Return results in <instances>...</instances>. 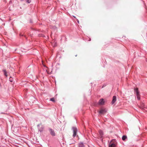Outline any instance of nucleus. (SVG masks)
<instances>
[{
	"mask_svg": "<svg viewBox=\"0 0 147 147\" xmlns=\"http://www.w3.org/2000/svg\"><path fill=\"white\" fill-rule=\"evenodd\" d=\"M78 147H85V146L83 142H80L79 144Z\"/></svg>",
	"mask_w": 147,
	"mask_h": 147,
	"instance_id": "9d476101",
	"label": "nucleus"
},
{
	"mask_svg": "<svg viewBox=\"0 0 147 147\" xmlns=\"http://www.w3.org/2000/svg\"><path fill=\"white\" fill-rule=\"evenodd\" d=\"M106 85H105V84H104L102 86V88H103L104 87H105V86H106Z\"/></svg>",
	"mask_w": 147,
	"mask_h": 147,
	"instance_id": "6ab92c4d",
	"label": "nucleus"
},
{
	"mask_svg": "<svg viewBox=\"0 0 147 147\" xmlns=\"http://www.w3.org/2000/svg\"><path fill=\"white\" fill-rule=\"evenodd\" d=\"M136 97L138 100H140V95H138L136 96Z\"/></svg>",
	"mask_w": 147,
	"mask_h": 147,
	"instance_id": "2eb2a0df",
	"label": "nucleus"
},
{
	"mask_svg": "<svg viewBox=\"0 0 147 147\" xmlns=\"http://www.w3.org/2000/svg\"><path fill=\"white\" fill-rule=\"evenodd\" d=\"M73 16L74 18H76V17H75V16Z\"/></svg>",
	"mask_w": 147,
	"mask_h": 147,
	"instance_id": "b1692460",
	"label": "nucleus"
},
{
	"mask_svg": "<svg viewBox=\"0 0 147 147\" xmlns=\"http://www.w3.org/2000/svg\"><path fill=\"white\" fill-rule=\"evenodd\" d=\"M99 134L101 138H102L103 136V133L102 131L100 130L98 131Z\"/></svg>",
	"mask_w": 147,
	"mask_h": 147,
	"instance_id": "0eeeda50",
	"label": "nucleus"
},
{
	"mask_svg": "<svg viewBox=\"0 0 147 147\" xmlns=\"http://www.w3.org/2000/svg\"><path fill=\"white\" fill-rule=\"evenodd\" d=\"M72 130L73 133V136L74 138L75 137L76 135L77 132L78 131V129L77 128L75 127H73L72 128Z\"/></svg>",
	"mask_w": 147,
	"mask_h": 147,
	"instance_id": "f257e3e1",
	"label": "nucleus"
},
{
	"mask_svg": "<svg viewBox=\"0 0 147 147\" xmlns=\"http://www.w3.org/2000/svg\"><path fill=\"white\" fill-rule=\"evenodd\" d=\"M145 107V105L143 103H142V104L141 105V106L140 107L141 109H143Z\"/></svg>",
	"mask_w": 147,
	"mask_h": 147,
	"instance_id": "f8f14e48",
	"label": "nucleus"
},
{
	"mask_svg": "<svg viewBox=\"0 0 147 147\" xmlns=\"http://www.w3.org/2000/svg\"><path fill=\"white\" fill-rule=\"evenodd\" d=\"M0 20H1V18H0Z\"/></svg>",
	"mask_w": 147,
	"mask_h": 147,
	"instance_id": "a878e982",
	"label": "nucleus"
},
{
	"mask_svg": "<svg viewBox=\"0 0 147 147\" xmlns=\"http://www.w3.org/2000/svg\"><path fill=\"white\" fill-rule=\"evenodd\" d=\"M49 130L51 134L53 136H55V133L54 130L51 128H49Z\"/></svg>",
	"mask_w": 147,
	"mask_h": 147,
	"instance_id": "f03ea898",
	"label": "nucleus"
},
{
	"mask_svg": "<svg viewBox=\"0 0 147 147\" xmlns=\"http://www.w3.org/2000/svg\"><path fill=\"white\" fill-rule=\"evenodd\" d=\"M91 40V38H89V39L88 40V41H90Z\"/></svg>",
	"mask_w": 147,
	"mask_h": 147,
	"instance_id": "4be33fe9",
	"label": "nucleus"
},
{
	"mask_svg": "<svg viewBox=\"0 0 147 147\" xmlns=\"http://www.w3.org/2000/svg\"><path fill=\"white\" fill-rule=\"evenodd\" d=\"M9 4L10 5L12 4V0H11L9 1Z\"/></svg>",
	"mask_w": 147,
	"mask_h": 147,
	"instance_id": "a211bd4d",
	"label": "nucleus"
},
{
	"mask_svg": "<svg viewBox=\"0 0 147 147\" xmlns=\"http://www.w3.org/2000/svg\"><path fill=\"white\" fill-rule=\"evenodd\" d=\"M77 22L78 23H79V21L77 19Z\"/></svg>",
	"mask_w": 147,
	"mask_h": 147,
	"instance_id": "aec40b11",
	"label": "nucleus"
},
{
	"mask_svg": "<svg viewBox=\"0 0 147 147\" xmlns=\"http://www.w3.org/2000/svg\"><path fill=\"white\" fill-rule=\"evenodd\" d=\"M135 91L136 92V96H137L138 95H140V94H139V92L138 90V89H135Z\"/></svg>",
	"mask_w": 147,
	"mask_h": 147,
	"instance_id": "9b49d317",
	"label": "nucleus"
},
{
	"mask_svg": "<svg viewBox=\"0 0 147 147\" xmlns=\"http://www.w3.org/2000/svg\"><path fill=\"white\" fill-rule=\"evenodd\" d=\"M113 140L114 141H116V140Z\"/></svg>",
	"mask_w": 147,
	"mask_h": 147,
	"instance_id": "5701e85b",
	"label": "nucleus"
},
{
	"mask_svg": "<svg viewBox=\"0 0 147 147\" xmlns=\"http://www.w3.org/2000/svg\"><path fill=\"white\" fill-rule=\"evenodd\" d=\"M115 144L111 141L109 144V147H115Z\"/></svg>",
	"mask_w": 147,
	"mask_h": 147,
	"instance_id": "7ed1b4c3",
	"label": "nucleus"
},
{
	"mask_svg": "<svg viewBox=\"0 0 147 147\" xmlns=\"http://www.w3.org/2000/svg\"><path fill=\"white\" fill-rule=\"evenodd\" d=\"M104 99L101 98L99 101V104L100 105H103L104 103Z\"/></svg>",
	"mask_w": 147,
	"mask_h": 147,
	"instance_id": "20e7f679",
	"label": "nucleus"
},
{
	"mask_svg": "<svg viewBox=\"0 0 147 147\" xmlns=\"http://www.w3.org/2000/svg\"><path fill=\"white\" fill-rule=\"evenodd\" d=\"M106 112V110L105 109H101L99 113L100 114H102Z\"/></svg>",
	"mask_w": 147,
	"mask_h": 147,
	"instance_id": "423d86ee",
	"label": "nucleus"
},
{
	"mask_svg": "<svg viewBox=\"0 0 147 147\" xmlns=\"http://www.w3.org/2000/svg\"><path fill=\"white\" fill-rule=\"evenodd\" d=\"M9 81L11 82L13 81V80L12 79V78L11 77H10L9 78Z\"/></svg>",
	"mask_w": 147,
	"mask_h": 147,
	"instance_id": "f3484780",
	"label": "nucleus"
},
{
	"mask_svg": "<svg viewBox=\"0 0 147 147\" xmlns=\"http://www.w3.org/2000/svg\"><path fill=\"white\" fill-rule=\"evenodd\" d=\"M31 1V0H27L26 1V2L28 3H30Z\"/></svg>",
	"mask_w": 147,
	"mask_h": 147,
	"instance_id": "dca6fc26",
	"label": "nucleus"
},
{
	"mask_svg": "<svg viewBox=\"0 0 147 147\" xmlns=\"http://www.w3.org/2000/svg\"><path fill=\"white\" fill-rule=\"evenodd\" d=\"M50 100L51 101L53 102H55V99L53 98H50Z\"/></svg>",
	"mask_w": 147,
	"mask_h": 147,
	"instance_id": "4468645a",
	"label": "nucleus"
},
{
	"mask_svg": "<svg viewBox=\"0 0 147 147\" xmlns=\"http://www.w3.org/2000/svg\"><path fill=\"white\" fill-rule=\"evenodd\" d=\"M20 35L21 36H23V34H20Z\"/></svg>",
	"mask_w": 147,
	"mask_h": 147,
	"instance_id": "412c9836",
	"label": "nucleus"
},
{
	"mask_svg": "<svg viewBox=\"0 0 147 147\" xmlns=\"http://www.w3.org/2000/svg\"><path fill=\"white\" fill-rule=\"evenodd\" d=\"M18 4V1L17 0L13 1V6H16Z\"/></svg>",
	"mask_w": 147,
	"mask_h": 147,
	"instance_id": "6e6552de",
	"label": "nucleus"
},
{
	"mask_svg": "<svg viewBox=\"0 0 147 147\" xmlns=\"http://www.w3.org/2000/svg\"><path fill=\"white\" fill-rule=\"evenodd\" d=\"M122 139L123 141H126L127 139V137L126 136L123 135L122 136Z\"/></svg>",
	"mask_w": 147,
	"mask_h": 147,
	"instance_id": "1a4fd4ad",
	"label": "nucleus"
},
{
	"mask_svg": "<svg viewBox=\"0 0 147 147\" xmlns=\"http://www.w3.org/2000/svg\"><path fill=\"white\" fill-rule=\"evenodd\" d=\"M37 126H39V125H37Z\"/></svg>",
	"mask_w": 147,
	"mask_h": 147,
	"instance_id": "393cba45",
	"label": "nucleus"
},
{
	"mask_svg": "<svg viewBox=\"0 0 147 147\" xmlns=\"http://www.w3.org/2000/svg\"><path fill=\"white\" fill-rule=\"evenodd\" d=\"M116 100V97L115 96H113L112 100L111 102L112 104H113Z\"/></svg>",
	"mask_w": 147,
	"mask_h": 147,
	"instance_id": "39448f33",
	"label": "nucleus"
},
{
	"mask_svg": "<svg viewBox=\"0 0 147 147\" xmlns=\"http://www.w3.org/2000/svg\"><path fill=\"white\" fill-rule=\"evenodd\" d=\"M3 72H4V75L5 76H6V77H7V71H6V70L5 69H3Z\"/></svg>",
	"mask_w": 147,
	"mask_h": 147,
	"instance_id": "ddd939ff",
	"label": "nucleus"
}]
</instances>
